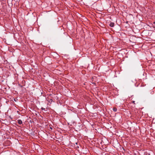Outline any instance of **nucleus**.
<instances>
[{"instance_id": "nucleus-1", "label": "nucleus", "mask_w": 155, "mask_h": 155, "mask_svg": "<svg viewBox=\"0 0 155 155\" xmlns=\"http://www.w3.org/2000/svg\"><path fill=\"white\" fill-rule=\"evenodd\" d=\"M114 24L113 22H111L109 24L110 26L112 27H114Z\"/></svg>"}, {"instance_id": "nucleus-2", "label": "nucleus", "mask_w": 155, "mask_h": 155, "mask_svg": "<svg viewBox=\"0 0 155 155\" xmlns=\"http://www.w3.org/2000/svg\"><path fill=\"white\" fill-rule=\"evenodd\" d=\"M18 123V124H22V120H17Z\"/></svg>"}, {"instance_id": "nucleus-3", "label": "nucleus", "mask_w": 155, "mask_h": 155, "mask_svg": "<svg viewBox=\"0 0 155 155\" xmlns=\"http://www.w3.org/2000/svg\"><path fill=\"white\" fill-rule=\"evenodd\" d=\"M113 110L114 111L116 112L117 110V109L116 107H114L113 108Z\"/></svg>"}, {"instance_id": "nucleus-4", "label": "nucleus", "mask_w": 155, "mask_h": 155, "mask_svg": "<svg viewBox=\"0 0 155 155\" xmlns=\"http://www.w3.org/2000/svg\"><path fill=\"white\" fill-rule=\"evenodd\" d=\"M41 109L42 110H44L45 111V108H43V107H41Z\"/></svg>"}, {"instance_id": "nucleus-5", "label": "nucleus", "mask_w": 155, "mask_h": 155, "mask_svg": "<svg viewBox=\"0 0 155 155\" xmlns=\"http://www.w3.org/2000/svg\"><path fill=\"white\" fill-rule=\"evenodd\" d=\"M135 101H133L132 102L134 104H135Z\"/></svg>"}, {"instance_id": "nucleus-6", "label": "nucleus", "mask_w": 155, "mask_h": 155, "mask_svg": "<svg viewBox=\"0 0 155 155\" xmlns=\"http://www.w3.org/2000/svg\"><path fill=\"white\" fill-rule=\"evenodd\" d=\"M53 101L52 99H51V101Z\"/></svg>"}, {"instance_id": "nucleus-7", "label": "nucleus", "mask_w": 155, "mask_h": 155, "mask_svg": "<svg viewBox=\"0 0 155 155\" xmlns=\"http://www.w3.org/2000/svg\"><path fill=\"white\" fill-rule=\"evenodd\" d=\"M50 128L51 129H52V128L51 127H50Z\"/></svg>"}, {"instance_id": "nucleus-8", "label": "nucleus", "mask_w": 155, "mask_h": 155, "mask_svg": "<svg viewBox=\"0 0 155 155\" xmlns=\"http://www.w3.org/2000/svg\"><path fill=\"white\" fill-rule=\"evenodd\" d=\"M76 144H78V143H76Z\"/></svg>"}]
</instances>
